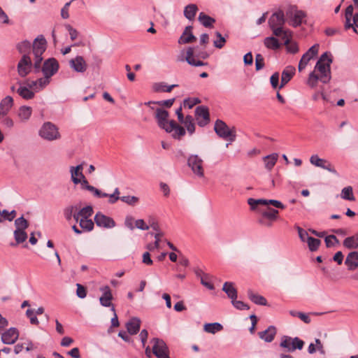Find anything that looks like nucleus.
Wrapping results in <instances>:
<instances>
[{"label":"nucleus","mask_w":358,"mask_h":358,"mask_svg":"<svg viewBox=\"0 0 358 358\" xmlns=\"http://www.w3.org/2000/svg\"><path fill=\"white\" fill-rule=\"evenodd\" d=\"M333 62L332 55L329 52H324L316 62L315 71L310 73L308 85L311 88L317 86L318 80L322 83H329L331 78V64Z\"/></svg>","instance_id":"1"},{"label":"nucleus","mask_w":358,"mask_h":358,"mask_svg":"<svg viewBox=\"0 0 358 358\" xmlns=\"http://www.w3.org/2000/svg\"><path fill=\"white\" fill-rule=\"evenodd\" d=\"M47 48V41L43 35L38 36L32 45L33 54L34 55V68L36 73L40 71L41 64L43 60L42 55Z\"/></svg>","instance_id":"2"},{"label":"nucleus","mask_w":358,"mask_h":358,"mask_svg":"<svg viewBox=\"0 0 358 358\" xmlns=\"http://www.w3.org/2000/svg\"><path fill=\"white\" fill-rule=\"evenodd\" d=\"M286 21L293 27H299L306 17L304 11L299 10L296 6L290 5L285 11Z\"/></svg>","instance_id":"3"},{"label":"nucleus","mask_w":358,"mask_h":358,"mask_svg":"<svg viewBox=\"0 0 358 358\" xmlns=\"http://www.w3.org/2000/svg\"><path fill=\"white\" fill-rule=\"evenodd\" d=\"M278 210L266 207L265 209L259 210L257 222L263 227H271L273 223L278 220Z\"/></svg>","instance_id":"4"},{"label":"nucleus","mask_w":358,"mask_h":358,"mask_svg":"<svg viewBox=\"0 0 358 358\" xmlns=\"http://www.w3.org/2000/svg\"><path fill=\"white\" fill-rule=\"evenodd\" d=\"M38 135L48 141L59 140L61 138L58 127L51 122H45L43 124L38 131Z\"/></svg>","instance_id":"5"},{"label":"nucleus","mask_w":358,"mask_h":358,"mask_svg":"<svg viewBox=\"0 0 358 358\" xmlns=\"http://www.w3.org/2000/svg\"><path fill=\"white\" fill-rule=\"evenodd\" d=\"M304 342L298 337L292 338L288 336H283L281 338L280 346L286 349L287 352H292L296 350H302Z\"/></svg>","instance_id":"6"},{"label":"nucleus","mask_w":358,"mask_h":358,"mask_svg":"<svg viewBox=\"0 0 358 358\" xmlns=\"http://www.w3.org/2000/svg\"><path fill=\"white\" fill-rule=\"evenodd\" d=\"M150 343L152 345V352L157 358H170L169 348L162 339L153 338Z\"/></svg>","instance_id":"7"},{"label":"nucleus","mask_w":358,"mask_h":358,"mask_svg":"<svg viewBox=\"0 0 358 358\" xmlns=\"http://www.w3.org/2000/svg\"><path fill=\"white\" fill-rule=\"evenodd\" d=\"M214 130L220 137L224 139H228L230 141H234L235 140L236 134L222 120H216L214 126Z\"/></svg>","instance_id":"8"},{"label":"nucleus","mask_w":358,"mask_h":358,"mask_svg":"<svg viewBox=\"0 0 358 358\" xmlns=\"http://www.w3.org/2000/svg\"><path fill=\"white\" fill-rule=\"evenodd\" d=\"M203 159L197 155H190L187 158V165L192 172L199 178L203 177Z\"/></svg>","instance_id":"9"},{"label":"nucleus","mask_w":358,"mask_h":358,"mask_svg":"<svg viewBox=\"0 0 358 358\" xmlns=\"http://www.w3.org/2000/svg\"><path fill=\"white\" fill-rule=\"evenodd\" d=\"M59 63L57 60L53 57L49 58L45 60L43 64V66L40 68V71H42L45 77H52L59 70Z\"/></svg>","instance_id":"10"},{"label":"nucleus","mask_w":358,"mask_h":358,"mask_svg":"<svg viewBox=\"0 0 358 358\" xmlns=\"http://www.w3.org/2000/svg\"><path fill=\"white\" fill-rule=\"evenodd\" d=\"M17 72L21 77L27 76L31 70L32 62L29 55H22L17 64Z\"/></svg>","instance_id":"11"},{"label":"nucleus","mask_w":358,"mask_h":358,"mask_svg":"<svg viewBox=\"0 0 358 358\" xmlns=\"http://www.w3.org/2000/svg\"><path fill=\"white\" fill-rule=\"evenodd\" d=\"M310 162L317 167L322 168L335 175H338L336 170L329 161L320 158L317 155H313L310 157Z\"/></svg>","instance_id":"12"},{"label":"nucleus","mask_w":358,"mask_h":358,"mask_svg":"<svg viewBox=\"0 0 358 358\" xmlns=\"http://www.w3.org/2000/svg\"><path fill=\"white\" fill-rule=\"evenodd\" d=\"M319 50V45L315 44L312 47H310L308 51L304 53L299 63V71H301L303 70L309 61L313 59L315 56L317 55Z\"/></svg>","instance_id":"13"},{"label":"nucleus","mask_w":358,"mask_h":358,"mask_svg":"<svg viewBox=\"0 0 358 358\" xmlns=\"http://www.w3.org/2000/svg\"><path fill=\"white\" fill-rule=\"evenodd\" d=\"M94 222L98 227L111 229L115 226V222L110 217L99 212L94 216Z\"/></svg>","instance_id":"14"},{"label":"nucleus","mask_w":358,"mask_h":358,"mask_svg":"<svg viewBox=\"0 0 358 358\" xmlns=\"http://www.w3.org/2000/svg\"><path fill=\"white\" fill-rule=\"evenodd\" d=\"M155 119L157 120L158 126L164 130L169 127V121L168 118L169 113L167 110L162 108H157L155 109Z\"/></svg>","instance_id":"15"},{"label":"nucleus","mask_w":358,"mask_h":358,"mask_svg":"<svg viewBox=\"0 0 358 358\" xmlns=\"http://www.w3.org/2000/svg\"><path fill=\"white\" fill-rule=\"evenodd\" d=\"M102 294L99 298L100 304L103 307H111L113 306L111 301L113 299L110 288L108 285L102 286L99 288Z\"/></svg>","instance_id":"16"},{"label":"nucleus","mask_w":358,"mask_h":358,"mask_svg":"<svg viewBox=\"0 0 358 358\" xmlns=\"http://www.w3.org/2000/svg\"><path fill=\"white\" fill-rule=\"evenodd\" d=\"M286 22V17L285 13L279 10L271 15L268 19V25L270 28L284 26Z\"/></svg>","instance_id":"17"},{"label":"nucleus","mask_w":358,"mask_h":358,"mask_svg":"<svg viewBox=\"0 0 358 358\" xmlns=\"http://www.w3.org/2000/svg\"><path fill=\"white\" fill-rule=\"evenodd\" d=\"M167 133H172V136L175 139H180L186 134L185 129L178 124L175 120H170L169 127L165 130Z\"/></svg>","instance_id":"18"},{"label":"nucleus","mask_w":358,"mask_h":358,"mask_svg":"<svg viewBox=\"0 0 358 358\" xmlns=\"http://www.w3.org/2000/svg\"><path fill=\"white\" fill-rule=\"evenodd\" d=\"M19 337L18 330L15 327H11L5 331L1 336V341L4 344H13Z\"/></svg>","instance_id":"19"},{"label":"nucleus","mask_w":358,"mask_h":358,"mask_svg":"<svg viewBox=\"0 0 358 358\" xmlns=\"http://www.w3.org/2000/svg\"><path fill=\"white\" fill-rule=\"evenodd\" d=\"M71 69L78 73H84L87 70V65L82 56H76L69 61Z\"/></svg>","instance_id":"20"},{"label":"nucleus","mask_w":358,"mask_h":358,"mask_svg":"<svg viewBox=\"0 0 358 358\" xmlns=\"http://www.w3.org/2000/svg\"><path fill=\"white\" fill-rule=\"evenodd\" d=\"M195 114L198 117H202L203 120H198V124L200 127H204L210 121V114L208 108L203 106L196 108Z\"/></svg>","instance_id":"21"},{"label":"nucleus","mask_w":358,"mask_h":358,"mask_svg":"<svg viewBox=\"0 0 358 358\" xmlns=\"http://www.w3.org/2000/svg\"><path fill=\"white\" fill-rule=\"evenodd\" d=\"M13 106V99L6 96L0 102V120L6 117Z\"/></svg>","instance_id":"22"},{"label":"nucleus","mask_w":358,"mask_h":358,"mask_svg":"<svg viewBox=\"0 0 358 358\" xmlns=\"http://www.w3.org/2000/svg\"><path fill=\"white\" fill-rule=\"evenodd\" d=\"M277 333L276 328L271 325L266 330L258 332L259 337L266 343H271L274 340Z\"/></svg>","instance_id":"23"},{"label":"nucleus","mask_w":358,"mask_h":358,"mask_svg":"<svg viewBox=\"0 0 358 358\" xmlns=\"http://www.w3.org/2000/svg\"><path fill=\"white\" fill-rule=\"evenodd\" d=\"M274 36L281 37L284 41V44L287 45L289 42V37H291V31L288 29H283V26L275 27L270 28Z\"/></svg>","instance_id":"24"},{"label":"nucleus","mask_w":358,"mask_h":358,"mask_svg":"<svg viewBox=\"0 0 358 358\" xmlns=\"http://www.w3.org/2000/svg\"><path fill=\"white\" fill-rule=\"evenodd\" d=\"M187 55L185 57V60L191 66H204L206 64L200 60L196 61L194 58V47H189L187 49ZM180 61H184L183 58H181L179 59Z\"/></svg>","instance_id":"25"},{"label":"nucleus","mask_w":358,"mask_h":358,"mask_svg":"<svg viewBox=\"0 0 358 358\" xmlns=\"http://www.w3.org/2000/svg\"><path fill=\"white\" fill-rule=\"evenodd\" d=\"M345 264L349 271L355 270L358 267V252L357 251L350 252L345 259Z\"/></svg>","instance_id":"26"},{"label":"nucleus","mask_w":358,"mask_h":358,"mask_svg":"<svg viewBox=\"0 0 358 358\" xmlns=\"http://www.w3.org/2000/svg\"><path fill=\"white\" fill-rule=\"evenodd\" d=\"M83 169V164L70 167L71 180L74 184H79L80 182V178H84L85 176L82 172Z\"/></svg>","instance_id":"27"},{"label":"nucleus","mask_w":358,"mask_h":358,"mask_svg":"<svg viewBox=\"0 0 358 358\" xmlns=\"http://www.w3.org/2000/svg\"><path fill=\"white\" fill-rule=\"evenodd\" d=\"M93 214L92 206H87L73 214V219L78 222L79 218H89Z\"/></svg>","instance_id":"28"},{"label":"nucleus","mask_w":358,"mask_h":358,"mask_svg":"<svg viewBox=\"0 0 358 358\" xmlns=\"http://www.w3.org/2000/svg\"><path fill=\"white\" fill-rule=\"evenodd\" d=\"M140 325L141 320L137 317H133L127 323V331L131 335L136 334L139 331Z\"/></svg>","instance_id":"29"},{"label":"nucleus","mask_w":358,"mask_h":358,"mask_svg":"<svg viewBox=\"0 0 358 358\" xmlns=\"http://www.w3.org/2000/svg\"><path fill=\"white\" fill-rule=\"evenodd\" d=\"M222 290L227 294V296L233 301L237 298V290L234 286V283L226 282L224 283Z\"/></svg>","instance_id":"30"},{"label":"nucleus","mask_w":358,"mask_h":358,"mask_svg":"<svg viewBox=\"0 0 358 358\" xmlns=\"http://www.w3.org/2000/svg\"><path fill=\"white\" fill-rule=\"evenodd\" d=\"M178 85H168L165 83H155L152 85V90L155 92H170Z\"/></svg>","instance_id":"31"},{"label":"nucleus","mask_w":358,"mask_h":358,"mask_svg":"<svg viewBox=\"0 0 358 358\" xmlns=\"http://www.w3.org/2000/svg\"><path fill=\"white\" fill-rule=\"evenodd\" d=\"M264 44L268 49L273 50L279 49L281 46L278 39L274 36L266 37L264 40Z\"/></svg>","instance_id":"32"},{"label":"nucleus","mask_w":358,"mask_h":358,"mask_svg":"<svg viewBox=\"0 0 358 358\" xmlns=\"http://www.w3.org/2000/svg\"><path fill=\"white\" fill-rule=\"evenodd\" d=\"M248 296L251 301L257 305L266 306V299L261 295L254 293L251 289L248 290Z\"/></svg>","instance_id":"33"},{"label":"nucleus","mask_w":358,"mask_h":358,"mask_svg":"<svg viewBox=\"0 0 358 358\" xmlns=\"http://www.w3.org/2000/svg\"><path fill=\"white\" fill-rule=\"evenodd\" d=\"M32 114V108L30 106H22L20 107L18 110V117L22 122H27L29 120Z\"/></svg>","instance_id":"34"},{"label":"nucleus","mask_w":358,"mask_h":358,"mask_svg":"<svg viewBox=\"0 0 358 358\" xmlns=\"http://www.w3.org/2000/svg\"><path fill=\"white\" fill-rule=\"evenodd\" d=\"M198 10L197 6L194 3H191L185 7L184 15L189 20L194 19L196 12Z\"/></svg>","instance_id":"35"},{"label":"nucleus","mask_w":358,"mask_h":358,"mask_svg":"<svg viewBox=\"0 0 358 358\" xmlns=\"http://www.w3.org/2000/svg\"><path fill=\"white\" fill-rule=\"evenodd\" d=\"M198 20L203 27L207 28L212 27L213 23L215 22L214 18L210 17L203 12L199 13Z\"/></svg>","instance_id":"36"},{"label":"nucleus","mask_w":358,"mask_h":358,"mask_svg":"<svg viewBox=\"0 0 358 358\" xmlns=\"http://www.w3.org/2000/svg\"><path fill=\"white\" fill-rule=\"evenodd\" d=\"M17 93L24 99H31L34 96V92H32L27 86L20 85L19 88L16 90Z\"/></svg>","instance_id":"37"},{"label":"nucleus","mask_w":358,"mask_h":358,"mask_svg":"<svg viewBox=\"0 0 358 358\" xmlns=\"http://www.w3.org/2000/svg\"><path fill=\"white\" fill-rule=\"evenodd\" d=\"M223 329V326L218 322L206 323L203 326V330L210 334H215Z\"/></svg>","instance_id":"38"},{"label":"nucleus","mask_w":358,"mask_h":358,"mask_svg":"<svg viewBox=\"0 0 358 358\" xmlns=\"http://www.w3.org/2000/svg\"><path fill=\"white\" fill-rule=\"evenodd\" d=\"M278 158L277 153H273L264 157L265 161V167L268 171H271L275 166Z\"/></svg>","instance_id":"39"},{"label":"nucleus","mask_w":358,"mask_h":358,"mask_svg":"<svg viewBox=\"0 0 358 358\" xmlns=\"http://www.w3.org/2000/svg\"><path fill=\"white\" fill-rule=\"evenodd\" d=\"M176 99H170L167 100H162V101H149L148 102H145V106H150V104H155L158 105L160 107H165V108H171L173 103L175 102Z\"/></svg>","instance_id":"40"},{"label":"nucleus","mask_w":358,"mask_h":358,"mask_svg":"<svg viewBox=\"0 0 358 358\" xmlns=\"http://www.w3.org/2000/svg\"><path fill=\"white\" fill-rule=\"evenodd\" d=\"M341 197L344 200L354 201L355 197L353 194V189L351 186L344 187L341 192Z\"/></svg>","instance_id":"41"},{"label":"nucleus","mask_w":358,"mask_h":358,"mask_svg":"<svg viewBox=\"0 0 358 358\" xmlns=\"http://www.w3.org/2000/svg\"><path fill=\"white\" fill-rule=\"evenodd\" d=\"M353 11H354V7L352 5H349L345 12V22L344 24V27L345 29H348L351 27L352 24H350V20H352V17H353Z\"/></svg>","instance_id":"42"},{"label":"nucleus","mask_w":358,"mask_h":358,"mask_svg":"<svg viewBox=\"0 0 358 358\" xmlns=\"http://www.w3.org/2000/svg\"><path fill=\"white\" fill-rule=\"evenodd\" d=\"M16 211L15 210L8 212L7 210H3L0 211V223L3 222L4 220H8L11 222L16 217Z\"/></svg>","instance_id":"43"},{"label":"nucleus","mask_w":358,"mask_h":358,"mask_svg":"<svg viewBox=\"0 0 358 358\" xmlns=\"http://www.w3.org/2000/svg\"><path fill=\"white\" fill-rule=\"evenodd\" d=\"M31 48V43L27 40L23 41L20 43H19L17 45V49L21 54L24 55H28Z\"/></svg>","instance_id":"44"},{"label":"nucleus","mask_w":358,"mask_h":358,"mask_svg":"<svg viewBox=\"0 0 358 358\" xmlns=\"http://www.w3.org/2000/svg\"><path fill=\"white\" fill-rule=\"evenodd\" d=\"M185 124L187 130L189 134H192L195 131V124L194 123V119L191 115H187L184 119L183 122H181Z\"/></svg>","instance_id":"45"},{"label":"nucleus","mask_w":358,"mask_h":358,"mask_svg":"<svg viewBox=\"0 0 358 358\" xmlns=\"http://www.w3.org/2000/svg\"><path fill=\"white\" fill-rule=\"evenodd\" d=\"M79 225L85 231H90L94 228V222L88 218H79Z\"/></svg>","instance_id":"46"},{"label":"nucleus","mask_w":358,"mask_h":358,"mask_svg":"<svg viewBox=\"0 0 358 358\" xmlns=\"http://www.w3.org/2000/svg\"><path fill=\"white\" fill-rule=\"evenodd\" d=\"M14 238L16 241V244H20L27 240V234L25 230L15 229L14 231Z\"/></svg>","instance_id":"47"},{"label":"nucleus","mask_w":358,"mask_h":358,"mask_svg":"<svg viewBox=\"0 0 358 358\" xmlns=\"http://www.w3.org/2000/svg\"><path fill=\"white\" fill-rule=\"evenodd\" d=\"M248 203L250 205L252 210H255L258 205L268 206V199H255L252 198H250L248 200Z\"/></svg>","instance_id":"48"},{"label":"nucleus","mask_w":358,"mask_h":358,"mask_svg":"<svg viewBox=\"0 0 358 358\" xmlns=\"http://www.w3.org/2000/svg\"><path fill=\"white\" fill-rule=\"evenodd\" d=\"M306 243H308L309 250L312 252H314L318 249L319 246L321 244V241L320 239L310 237L308 238Z\"/></svg>","instance_id":"49"},{"label":"nucleus","mask_w":358,"mask_h":358,"mask_svg":"<svg viewBox=\"0 0 358 358\" xmlns=\"http://www.w3.org/2000/svg\"><path fill=\"white\" fill-rule=\"evenodd\" d=\"M78 208L77 206H69L64 210V215L66 220L70 221L73 217V214L77 213Z\"/></svg>","instance_id":"50"},{"label":"nucleus","mask_w":358,"mask_h":358,"mask_svg":"<svg viewBox=\"0 0 358 358\" xmlns=\"http://www.w3.org/2000/svg\"><path fill=\"white\" fill-rule=\"evenodd\" d=\"M295 68L288 66L282 72L281 77L289 81L295 74Z\"/></svg>","instance_id":"51"},{"label":"nucleus","mask_w":358,"mask_h":358,"mask_svg":"<svg viewBox=\"0 0 358 358\" xmlns=\"http://www.w3.org/2000/svg\"><path fill=\"white\" fill-rule=\"evenodd\" d=\"M15 226L16 229L20 230H25L29 227V223L26 219L23 216H21L19 218H17L15 220Z\"/></svg>","instance_id":"52"},{"label":"nucleus","mask_w":358,"mask_h":358,"mask_svg":"<svg viewBox=\"0 0 358 358\" xmlns=\"http://www.w3.org/2000/svg\"><path fill=\"white\" fill-rule=\"evenodd\" d=\"M217 39L213 41V45L215 48L221 49L224 47L226 43V38L219 32H215Z\"/></svg>","instance_id":"53"},{"label":"nucleus","mask_w":358,"mask_h":358,"mask_svg":"<svg viewBox=\"0 0 358 358\" xmlns=\"http://www.w3.org/2000/svg\"><path fill=\"white\" fill-rule=\"evenodd\" d=\"M343 245L348 249L357 248V244L356 243L354 235L345 238Z\"/></svg>","instance_id":"54"},{"label":"nucleus","mask_w":358,"mask_h":358,"mask_svg":"<svg viewBox=\"0 0 358 358\" xmlns=\"http://www.w3.org/2000/svg\"><path fill=\"white\" fill-rule=\"evenodd\" d=\"M194 41H196V37L192 33H189L187 35H182L178 40V43L186 44L192 43Z\"/></svg>","instance_id":"55"},{"label":"nucleus","mask_w":358,"mask_h":358,"mask_svg":"<svg viewBox=\"0 0 358 358\" xmlns=\"http://www.w3.org/2000/svg\"><path fill=\"white\" fill-rule=\"evenodd\" d=\"M120 200L129 205V206H135L138 202V198L135 196H121Z\"/></svg>","instance_id":"56"},{"label":"nucleus","mask_w":358,"mask_h":358,"mask_svg":"<svg viewBox=\"0 0 358 358\" xmlns=\"http://www.w3.org/2000/svg\"><path fill=\"white\" fill-rule=\"evenodd\" d=\"M326 246L330 248L334 246L335 244H338L339 241L335 235H329L325 237L324 239Z\"/></svg>","instance_id":"57"},{"label":"nucleus","mask_w":358,"mask_h":358,"mask_svg":"<svg viewBox=\"0 0 358 358\" xmlns=\"http://www.w3.org/2000/svg\"><path fill=\"white\" fill-rule=\"evenodd\" d=\"M162 236H163L162 233H155L154 234V237L155 238V241H154V245L149 244V245H148L147 248L149 250H152L155 248L158 249L159 248L160 237Z\"/></svg>","instance_id":"58"},{"label":"nucleus","mask_w":358,"mask_h":358,"mask_svg":"<svg viewBox=\"0 0 358 358\" xmlns=\"http://www.w3.org/2000/svg\"><path fill=\"white\" fill-rule=\"evenodd\" d=\"M264 66V59L261 54H257L255 56V69L256 71L262 69Z\"/></svg>","instance_id":"59"},{"label":"nucleus","mask_w":358,"mask_h":358,"mask_svg":"<svg viewBox=\"0 0 358 358\" xmlns=\"http://www.w3.org/2000/svg\"><path fill=\"white\" fill-rule=\"evenodd\" d=\"M209 280V275L208 274H203V276L201 278V283L206 287L207 289L210 290H213L215 287L213 283H211Z\"/></svg>","instance_id":"60"},{"label":"nucleus","mask_w":358,"mask_h":358,"mask_svg":"<svg viewBox=\"0 0 358 358\" xmlns=\"http://www.w3.org/2000/svg\"><path fill=\"white\" fill-rule=\"evenodd\" d=\"M34 310L33 309H27L26 311V315L27 317L29 318L30 323L31 324L37 325V324H38L39 322H38V320L36 317V316L34 315Z\"/></svg>","instance_id":"61"},{"label":"nucleus","mask_w":358,"mask_h":358,"mask_svg":"<svg viewBox=\"0 0 358 358\" xmlns=\"http://www.w3.org/2000/svg\"><path fill=\"white\" fill-rule=\"evenodd\" d=\"M231 303L238 310H248L250 308L248 304L245 303L243 301H237L236 299L231 301Z\"/></svg>","instance_id":"62"},{"label":"nucleus","mask_w":358,"mask_h":358,"mask_svg":"<svg viewBox=\"0 0 358 358\" xmlns=\"http://www.w3.org/2000/svg\"><path fill=\"white\" fill-rule=\"evenodd\" d=\"M50 77L44 76V78L37 79L36 83H37L38 88L42 90L46 87L50 83Z\"/></svg>","instance_id":"63"},{"label":"nucleus","mask_w":358,"mask_h":358,"mask_svg":"<svg viewBox=\"0 0 358 358\" xmlns=\"http://www.w3.org/2000/svg\"><path fill=\"white\" fill-rule=\"evenodd\" d=\"M89 192H92L94 196L98 198H105L108 196V194L102 192L101 190L98 189L94 186L89 187Z\"/></svg>","instance_id":"64"}]
</instances>
